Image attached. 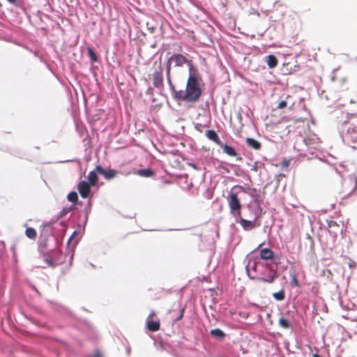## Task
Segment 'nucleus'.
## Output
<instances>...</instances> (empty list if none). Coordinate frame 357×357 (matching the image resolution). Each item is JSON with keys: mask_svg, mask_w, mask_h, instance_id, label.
Segmentation results:
<instances>
[{"mask_svg": "<svg viewBox=\"0 0 357 357\" xmlns=\"http://www.w3.org/2000/svg\"><path fill=\"white\" fill-rule=\"evenodd\" d=\"M200 80L197 70L189 73L185 89L175 92L174 99L186 102H197L202 94Z\"/></svg>", "mask_w": 357, "mask_h": 357, "instance_id": "1", "label": "nucleus"}, {"mask_svg": "<svg viewBox=\"0 0 357 357\" xmlns=\"http://www.w3.org/2000/svg\"><path fill=\"white\" fill-rule=\"evenodd\" d=\"M357 113L351 114L347 121H344L341 128V135L343 141L347 144L357 143Z\"/></svg>", "mask_w": 357, "mask_h": 357, "instance_id": "2", "label": "nucleus"}, {"mask_svg": "<svg viewBox=\"0 0 357 357\" xmlns=\"http://www.w3.org/2000/svg\"><path fill=\"white\" fill-rule=\"evenodd\" d=\"M356 188L357 179L353 176H348L342 179V185L338 189V192L346 197L350 195Z\"/></svg>", "mask_w": 357, "mask_h": 357, "instance_id": "3", "label": "nucleus"}, {"mask_svg": "<svg viewBox=\"0 0 357 357\" xmlns=\"http://www.w3.org/2000/svg\"><path fill=\"white\" fill-rule=\"evenodd\" d=\"M227 202L231 214L240 217L242 205L238 197V194L232 192H230L227 197Z\"/></svg>", "mask_w": 357, "mask_h": 357, "instance_id": "4", "label": "nucleus"}, {"mask_svg": "<svg viewBox=\"0 0 357 357\" xmlns=\"http://www.w3.org/2000/svg\"><path fill=\"white\" fill-rule=\"evenodd\" d=\"M170 61L174 63L176 67H182L186 64L189 68V73L197 70L193 66L192 61L188 59L185 56L181 54H174L170 56Z\"/></svg>", "mask_w": 357, "mask_h": 357, "instance_id": "5", "label": "nucleus"}, {"mask_svg": "<svg viewBox=\"0 0 357 357\" xmlns=\"http://www.w3.org/2000/svg\"><path fill=\"white\" fill-rule=\"evenodd\" d=\"M267 267L269 268L268 273L265 274L264 273H262L261 276L256 278L258 282H264L271 284L278 278V273L275 269L270 265H268Z\"/></svg>", "mask_w": 357, "mask_h": 357, "instance_id": "6", "label": "nucleus"}, {"mask_svg": "<svg viewBox=\"0 0 357 357\" xmlns=\"http://www.w3.org/2000/svg\"><path fill=\"white\" fill-rule=\"evenodd\" d=\"M156 317L154 311H151L146 319V328L149 331L156 332L160 330V322L159 319L153 320Z\"/></svg>", "mask_w": 357, "mask_h": 357, "instance_id": "7", "label": "nucleus"}, {"mask_svg": "<svg viewBox=\"0 0 357 357\" xmlns=\"http://www.w3.org/2000/svg\"><path fill=\"white\" fill-rule=\"evenodd\" d=\"M328 231L333 236V244L334 245L338 234L342 233V227L334 220H327Z\"/></svg>", "mask_w": 357, "mask_h": 357, "instance_id": "8", "label": "nucleus"}, {"mask_svg": "<svg viewBox=\"0 0 357 357\" xmlns=\"http://www.w3.org/2000/svg\"><path fill=\"white\" fill-rule=\"evenodd\" d=\"M91 186L90 183L85 181L78 183L77 190L82 198L86 199L89 197L91 192Z\"/></svg>", "mask_w": 357, "mask_h": 357, "instance_id": "9", "label": "nucleus"}, {"mask_svg": "<svg viewBox=\"0 0 357 357\" xmlns=\"http://www.w3.org/2000/svg\"><path fill=\"white\" fill-rule=\"evenodd\" d=\"M161 63L157 70L153 73V84L155 88L160 89L163 86V75Z\"/></svg>", "mask_w": 357, "mask_h": 357, "instance_id": "10", "label": "nucleus"}, {"mask_svg": "<svg viewBox=\"0 0 357 357\" xmlns=\"http://www.w3.org/2000/svg\"><path fill=\"white\" fill-rule=\"evenodd\" d=\"M234 188H238L244 193L248 194L249 196L252 197L255 201H257L259 197L258 190L255 188H250L248 185L243 186L236 185L234 186Z\"/></svg>", "mask_w": 357, "mask_h": 357, "instance_id": "11", "label": "nucleus"}, {"mask_svg": "<svg viewBox=\"0 0 357 357\" xmlns=\"http://www.w3.org/2000/svg\"><path fill=\"white\" fill-rule=\"evenodd\" d=\"M96 171L98 174L102 175L107 180L112 179L117 175V172L116 170L112 169H105L99 165L96 166Z\"/></svg>", "mask_w": 357, "mask_h": 357, "instance_id": "12", "label": "nucleus"}, {"mask_svg": "<svg viewBox=\"0 0 357 357\" xmlns=\"http://www.w3.org/2000/svg\"><path fill=\"white\" fill-rule=\"evenodd\" d=\"M295 105V101L291 100V96L290 95H287L284 100H281L278 105V109H284V107L289 106L290 110L293 109V107Z\"/></svg>", "mask_w": 357, "mask_h": 357, "instance_id": "13", "label": "nucleus"}, {"mask_svg": "<svg viewBox=\"0 0 357 357\" xmlns=\"http://www.w3.org/2000/svg\"><path fill=\"white\" fill-rule=\"evenodd\" d=\"M259 256L262 259H272L274 257V252L270 248H264L260 250Z\"/></svg>", "mask_w": 357, "mask_h": 357, "instance_id": "14", "label": "nucleus"}, {"mask_svg": "<svg viewBox=\"0 0 357 357\" xmlns=\"http://www.w3.org/2000/svg\"><path fill=\"white\" fill-rule=\"evenodd\" d=\"M239 223L245 230H250L257 227L255 222L247 220L243 218H241ZM259 225H257L259 226Z\"/></svg>", "mask_w": 357, "mask_h": 357, "instance_id": "15", "label": "nucleus"}, {"mask_svg": "<svg viewBox=\"0 0 357 357\" xmlns=\"http://www.w3.org/2000/svg\"><path fill=\"white\" fill-rule=\"evenodd\" d=\"M98 173V172L96 171V167L95 169L93 171H91L87 176V178L89 180L88 183H90L93 186L96 185V184L98 183V176L97 174Z\"/></svg>", "mask_w": 357, "mask_h": 357, "instance_id": "16", "label": "nucleus"}, {"mask_svg": "<svg viewBox=\"0 0 357 357\" xmlns=\"http://www.w3.org/2000/svg\"><path fill=\"white\" fill-rule=\"evenodd\" d=\"M206 136L210 139L216 143L220 144L221 142L218 134L213 130H208L206 132Z\"/></svg>", "mask_w": 357, "mask_h": 357, "instance_id": "17", "label": "nucleus"}, {"mask_svg": "<svg viewBox=\"0 0 357 357\" xmlns=\"http://www.w3.org/2000/svg\"><path fill=\"white\" fill-rule=\"evenodd\" d=\"M266 61L267 63L268 66L270 68H274L278 66V59L274 55H268L266 56Z\"/></svg>", "mask_w": 357, "mask_h": 357, "instance_id": "18", "label": "nucleus"}, {"mask_svg": "<svg viewBox=\"0 0 357 357\" xmlns=\"http://www.w3.org/2000/svg\"><path fill=\"white\" fill-rule=\"evenodd\" d=\"M246 144L249 147L255 150H259L261 146L259 142L252 138H247Z\"/></svg>", "mask_w": 357, "mask_h": 357, "instance_id": "19", "label": "nucleus"}, {"mask_svg": "<svg viewBox=\"0 0 357 357\" xmlns=\"http://www.w3.org/2000/svg\"><path fill=\"white\" fill-rule=\"evenodd\" d=\"M135 174L142 177H151L154 176L155 172L151 169H144L137 170Z\"/></svg>", "mask_w": 357, "mask_h": 357, "instance_id": "20", "label": "nucleus"}, {"mask_svg": "<svg viewBox=\"0 0 357 357\" xmlns=\"http://www.w3.org/2000/svg\"><path fill=\"white\" fill-rule=\"evenodd\" d=\"M224 153L227 154L229 156L235 157L237 155V152L236 150L231 146L227 144H225L222 146Z\"/></svg>", "mask_w": 357, "mask_h": 357, "instance_id": "21", "label": "nucleus"}, {"mask_svg": "<svg viewBox=\"0 0 357 357\" xmlns=\"http://www.w3.org/2000/svg\"><path fill=\"white\" fill-rule=\"evenodd\" d=\"M211 335L218 339L224 338L225 336V333L219 328H215L211 331Z\"/></svg>", "mask_w": 357, "mask_h": 357, "instance_id": "22", "label": "nucleus"}, {"mask_svg": "<svg viewBox=\"0 0 357 357\" xmlns=\"http://www.w3.org/2000/svg\"><path fill=\"white\" fill-rule=\"evenodd\" d=\"M279 325L280 327L284 329H289L292 327L291 322L284 317H281L279 319Z\"/></svg>", "mask_w": 357, "mask_h": 357, "instance_id": "23", "label": "nucleus"}, {"mask_svg": "<svg viewBox=\"0 0 357 357\" xmlns=\"http://www.w3.org/2000/svg\"><path fill=\"white\" fill-rule=\"evenodd\" d=\"M25 235L30 239H35L36 238V231L33 227H28L25 230Z\"/></svg>", "mask_w": 357, "mask_h": 357, "instance_id": "24", "label": "nucleus"}, {"mask_svg": "<svg viewBox=\"0 0 357 357\" xmlns=\"http://www.w3.org/2000/svg\"><path fill=\"white\" fill-rule=\"evenodd\" d=\"M45 261L49 266L52 267V268L56 266L59 264H61L62 263H63V261L61 259H58L56 260H53L51 259L46 258L45 259Z\"/></svg>", "mask_w": 357, "mask_h": 357, "instance_id": "25", "label": "nucleus"}, {"mask_svg": "<svg viewBox=\"0 0 357 357\" xmlns=\"http://www.w3.org/2000/svg\"><path fill=\"white\" fill-rule=\"evenodd\" d=\"M291 285L292 287H298L300 286V284H299V282L298 280L297 273H296L295 271H294L291 273Z\"/></svg>", "mask_w": 357, "mask_h": 357, "instance_id": "26", "label": "nucleus"}, {"mask_svg": "<svg viewBox=\"0 0 357 357\" xmlns=\"http://www.w3.org/2000/svg\"><path fill=\"white\" fill-rule=\"evenodd\" d=\"M68 200L73 203H77L78 201V196L76 192H70L67 196Z\"/></svg>", "mask_w": 357, "mask_h": 357, "instance_id": "27", "label": "nucleus"}, {"mask_svg": "<svg viewBox=\"0 0 357 357\" xmlns=\"http://www.w3.org/2000/svg\"><path fill=\"white\" fill-rule=\"evenodd\" d=\"M273 296L276 301H283L285 298L284 291L282 289L278 292L274 293Z\"/></svg>", "mask_w": 357, "mask_h": 357, "instance_id": "28", "label": "nucleus"}, {"mask_svg": "<svg viewBox=\"0 0 357 357\" xmlns=\"http://www.w3.org/2000/svg\"><path fill=\"white\" fill-rule=\"evenodd\" d=\"M167 82L169 86V88L172 91V97L174 98L175 92H178V90H176L174 85L172 84L170 74L169 75V77H167Z\"/></svg>", "mask_w": 357, "mask_h": 357, "instance_id": "29", "label": "nucleus"}, {"mask_svg": "<svg viewBox=\"0 0 357 357\" xmlns=\"http://www.w3.org/2000/svg\"><path fill=\"white\" fill-rule=\"evenodd\" d=\"M87 50H88L89 56L91 58V61L93 62L97 61L98 56H97L96 54L95 53V52L91 47H88Z\"/></svg>", "mask_w": 357, "mask_h": 357, "instance_id": "30", "label": "nucleus"}, {"mask_svg": "<svg viewBox=\"0 0 357 357\" xmlns=\"http://www.w3.org/2000/svg\"><path fill=\"white\" fill-rule=\"evenodd\" d=\"M172 63V61H170V57H169L166 63L167 77H169V75L171 73Z\"/></svg>", "mask_w": 357, "mask_h": 357, "instance_id": "31", "label": "nucleus"}, {"mask_svg": "<svg viewBox=\"0 0 357 357\" xmlns=\"http://www.w3.org/2000/svg\"><path fill=\"white\" fill-rule=\"evenodd\" d=\"M73 209V207H70V208H64L62 211H61V215H64L66 214H67L68 213H69L71 210Z\"/></svg>", "mask_w": 357, "mask_h": 357, "instance_id": "32", "label": "nucleus"}, {"mask_svg": "<svg viewBox=\"0 0 357 357\" xmlns=\"http://www.w3.org/2000/svg\"><path fill=\"white\" fill-rule=\"evenodd\" d=\"M184 311H185V308H182V309L181 310V312H180V314H179V316H178V317L176 319V320H175L176 321H178V320H181V319L183 318Z\"/></svg>", "mask_w": 357, "mask_h": 357, "instance_id": "33", "label": "nucleus"}, {"mask_svg": "<svg viewBox=\"0 0 357 357\" xmlns=\"http://www.w3.org/2000/svg\"><path fill=\"white\" fill-rule=\"evenodd\" d=\"M350 103L357 105V94L350 99Z\"/></svg>", "mask_w": 357, "mask_h": 357, "instance_id": "34", "label": "nucleus"}, {"mask_svg": "<svg viewBox=\"0 0 357 357\" xmlns=\"http://www.w3.org/2000/svg\"><path fill=\"white\" fill-rule=\"evenodd\" d=\"M94 357H103L100 351H96L94 354Z\"/></svg>", "mask_w": 357, "mask_h": 357, "instance_id": "35", "label": "nucleus"}, {"mask_svg": "<svg viewBox=\"0 0 357 357\" xmlns=\"http://www.w3.org/2000/svg\"><path fill=\"white\" fill-rule=\"evenodd\" d=\"M16 248H17V246H16L15 244L11 246V250L13 251V253L14 256L16 254Z\"/></svg>", "mask_w": 357, "mask_h": 357, "instance_id": "36", "label": "nucleus"}, {"mask_svg": "<svg viewBox=\"0 0 357 357\" xmlns=\"http://www.w3.org/2000/svg\"><path fill=\"white\" fill-rule=\"evenodd\" d=\"M282 165H283V167H289V161H284V162H282Z\"/></svg>", "mask_w": 357, "mask_h": 357, "instance_id": "37", "label": "nucleus"}, {"mask_svg": "<svg viewBox=\"0 0 357 357\" xmlns=\"http://www.w3.org/2000/svg\"><path fill=\"white\" fill-rule=\"evenodd\" d=\"M8 1H9L11 3H15L16 0H8Z\"/></svg>", "mask_w": 357, "mask_h": 357, "instance_id": "38", "label": "nucleus"}, {"mask_svg": "<svg viewBox=\"0 0 357 357\" xmlns=\"http://www.w3.org/2000/svg\"><path fill=\"white\" fill-rule=\"evenodd\" d=\"M75 234H76V232H75H75H73V235L71 236V237L70 238L69 241H70V240L73 238V236H74Z\"/></svg>", "mask_w": 357, "mask_h": 357, "instance_id": "39", "label": "nucleus"}, {"mask_svg": "<svg viewBox=\"0 0 357 357\" xmlns=\"http://www.w3.org/2000/svg\"><path fill=\"white\" fill-rule=\"evenodd\" d=\"M58 255L62 256V253L60 251H56V252Z\"/></svg>", "mask_w": 357, "mask_h": 357, "instance_id": "40", "label": "nucleus"}, {"mask_svg": "<svg viewBox=\"0 0 357 357\" xmlns=\"http://www.w3.org/2000/svg\"><path fill=\"white\" fill-rule=\"evenodd\" d=\"M182 50V47L181 45H179V48H178V50Z\"/></svg>", "mask_w": 357, "mask_h": 357, "instance_id": "41", "label": "nucleus"}, {"mask_svg": "<svg viewBox=\"0 0 357 357\" xmlns=\"http://www.w3.org/2000/svg\"><path fill=\"white\" fill-rule=\"evenodd\" d=\"M314 356L315 357H319V355H317V354H315Z\"/></svg>", "mask_w": 357, "mask_h": 357, "instance_id": "42", "label": "nucleus"}]
</instances>
